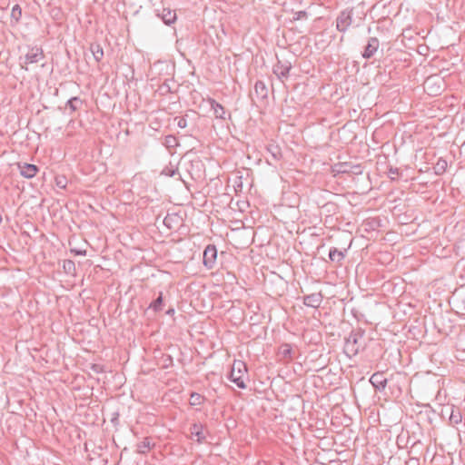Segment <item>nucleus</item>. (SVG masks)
<instances>
[{"mask_svg": "<svg viewBox=\"0 0 465 465\" xmlns=\"http://www.w3.org/2000/svg\"><path fill=\"white\" fill-rule=\"evenodd\" d=\"M380 164L383 165L382 173L386 174L391 181H397L401 176L400 170L391 164L389 155L386 154L387 151L391 150L393 152V156H395V147L389 143H385L380 147Z\"/></svg>", "mask_w": 465, "mask_h": 465, "instance_id": "obj_1", "label": "nucleus"}, {"mask_svg": "<svg viewBox=\"0 0 465 465\" xmlns=\"http://www.w3.org/2000/svg\"><path fill=\"white\" fill-rule=\"evenodd\" d=\"M247 376L246 364L242 361H234L229 374L231 381L235 383L240 389H245V378Z\"/></svg>", "mask_w": 465, "mask_h": 465, "instance_id": "obj_2", "label": "nucleus"}, {"mask_svg": "<svg viewBox=\"0 0 465 465\" xmlns=\"http://www.w3.org/2000/svg\"><path fill=\"white\" fill-rule=\"evenodd\" d=\"M381 413L380 412V417ZM382 418L384 424H381L380 419V427H384L386 431H390V428L397 426L400 420V408L397 404H393V409L389 412L386 410L383 411Z\"/></svg>", "mask_w": 465, "mask_h": 465, "instance_id": "obj_3", "label": "nucleus"}, {"mask_svg": "<svg viewBox=\"0 0 465 465\" xmlns=\"http://www.w3.org/2000/svg\"><path fill=\"white\" fill-rule=\"evenodd\" d=\"M379 390L380 394L384 396L385 401H389L391 398H397L401 392L400 388L392 384L387 378L380 381Z\"/></svg>", "mask_w": 465, "mask_h": 465, "instance_id": "obj_4", "label": "nucleus"}, {"mask_svg": "<svg viewBox=\"0 0 465 465\" xmlns=\"http://www.w3.org/2000/svg\"><path fill=\"white\" fill-rule=\"evenodd\" d=\"M360 338H361V335L355 332H351L345 339L343 351L348 357L351 358L358 353L360 349V345H358V341Z\"/></svg>", "mask_w": 465, "mask_h": 465, "instance_id": "obj_5", "label": "nucleus"}, {"mask_svg": "<svg viewBox=\"0 0 465 465\" xmlns=\"http://www.w3.org/2000/svg\"><path fill=\"white\" fill-rule=\"evenodd\" d=\"M353 10L342 11L336 19V28L340 32H345L351 25L354 24L352 18Z\"/></svg>", "mask_w": 465, "mask_h": 465, "instance_id": "obj_6", "label": "nucleus"}, {"mask_svg": "<svg viewBox=\"0 0 465 465\" xmlns=\"http://www.w3.org/2000/svg\"><path fill=\"white\" fill-rule=\"evenodd\" d=\"M332 173L336 174L340 173H360V166L352 165L351 163L347 162H340L332 165L331 167Z\"/></svg>", "mask_w": 465, "mask_h": 465, "instance_id": "obj_7", "label": "nucleus"}, {"mask_svg": "<svg viewBox=\"0 0 465 465\" xmlns=\"http://www.w3.org/2000/svg\"><path fill=\"white\" fill-rule=\"evenodd\" d=\"M216 258H217L216 247L214 245L209 244L203 252V265L208 269L213 268Z\"/></svg>", "mask_w": 465, "mask_h": 465, "instance_id": "obj_8", "label": "nucleus"}, {"mask_svg": "<svg viewBox=\"0 0 465 465\" xmlns=\"http://www.w3.org/2000/svg\"><path fill=\"white\" fill-rule=\"evenodd\" d=\"M291 69V62L278 59V62L273 65V74H275L279 79L287 78Z\"/></svg>", "mask_w": 465, "mask_h": 465, "instance_id": "obj_9", "label": "nucleus"}, {"mask_svg": "<svg viewBox=\"0 0 465 465\" xmlns=\"http://www.w3.org/2000/svg\"><path fill=\"white\" fill-rule=\"evenodd\" d=\"M252 99L263 101L268 97V88L264 82L258 80L254 84L253 93L251 94Z\"/></svg>", "mask_w": 465, "mask_h": 465, "instance_id": "obj_10", "label": "nucleus"}, {"mask_svg": "<svg viewBox=\"0 0 465 465\" xmlns=\"http://www.w3.org/2000/svg\"><path fill=\"white\" fill-rule=\"evenodd\" d=\"M45 54L40 47H32L25 55V64H35L44 60Z\"/></svg>", "mask_w": 465, "mask_h": 465, "instance_id": "obj_11", "label": "nucleus"}, {"mask_svg": "<svg viewBox=\"0 0 465 465\" xmlns=\"http://www.w3.org/2000/svg\"><path fill=\"white\" fill-rule=\"evenodd\" d=\"M17 166L20 171V174L27 179L35 177L39 171L36 165L27 163H18Z\"/></svg>", "mask_w": 465, "mask_h": 465, "instance_id": "obj_12", "label": "nucleus"}, {"mask_svg": "<svg viewBox=\"0 0 465 465\" xmlns=\"http://www.w3.org/2000/svg\"><path fill=\"white\" fill-rule=\"evenodd\" d=\"M346 253L347 249L341 251L338 250L336 247H331L329 252V259L331 262L336 263L337 266H341Z\"/></svg>", "mask_w": 465, "mask_h": 465, "instance_id": "obj_13", "label": "nucleus"}, {"mask_svg": "<svg viewBox=\"0 0 465 465\" xmlns=\"http://www.w3.org/2000/svg\"><path fill=\"white\" fill-rule=\"evenodd\" d=\"M322 302V295L321 292H314L303 297V303L308 307L318 308Z\"/></svg>", "mask_w": 465, "mask_h": 465, "instance_id": "obj_14", "label": "nucleus"}, {"mask_svg": "<svg viewBox=\"0 0 465 465\" xmlns=\"http://www.w3.org/2000/svg\"><path fill=\"white\" fill-rule=\"evenodd\" d=\"M157 15L160 16L163 22L167 25L173 24L177 19L175 11L170 8H163L162 13H157Z\"/></svg>", "mask_w": 465, "mask_h": 465, "instance_id": "obj_15", "label": "nucleus"}, {"mask_svg": "<svg viewBox=\"0 0 465 465\" xmlns=\"http://www.w3.org/2000/svg\"><path fill=\"white\" fill-rule=\"evenodd\" d=\"M387 86L380 88V97L381 96L385 102L394 101L399 95V89L394 87L392 90Z\"/></svg>", "mask_w": 465, "mask_h": 465, "instance_id": "obj_16", "label": "nucleus"}, {"mask_svg": "<svg viewBox=\"0 0 465 465\" xmlns=\"http://www.w3.org/2000/svg\"><path fill=\"white\" fill-rule=\"evenodd\" d=\"M155 446V443L153 442V439L150 437H145L143 439V440L139 443H137V452L140 454H146L148 453L153 447Z\"/></svg>", "mask_w": 465, "mask_h": 465, "instance_id": "obj_17", "label": "nucleus"}, {"mask_svg": "<svg viewBox=\"0 0 465 465\" xmlns=\"http://www.w3.org/2000/svg\"><path fill=\"white\" fill-rule=\"evenodd\" d=\"M394 256L388 250H380V264L390 266V270H392L395 267Z\"/></svg>", "mask_w": 465, "mask_h": 465, "instance_id": "obj_18", "label": "nucleus"}, {"mask_svg": "<svg viewBox=\"0 0 465 465\" xmlns=\"http://www.w3.org/2000/svg\"><path fill=\"white\" fill-rule=\"evenodd\" d=\"M209 103H210L211 108L213 109V114L216 118L223 119V120L226 119V114H227L226 110L221 104H219L218 102H216L214 99H212V98L209 99Z\"/></svg>", "mask_w": 465, "mask_h": 465, "instance_id": "obj_19", "label": "nucleus"}, {"mask_svg": "<svg viewBox=\"0 0 465 465\" xmlns=\"http://www.w3.org/2000/svg\"><path fill=\"white\" fill-rule=\"evenodd\" d=\"M191 434L196 438L198 443H203L205 440V434L202 424L194 423L191 427Z\"/></svg>", "mask_w": 465, "mask_h": 465, "instance_id": "obj_20", "label": "nucleus"}, {"mask_svg": "<svg viewBox=\"0 0 465 465\" xmlns=\"http://www.w3.org/2000/svg\"><path fill=\"white\" fill-rule=\"evenodd\" d=\"M390 12L385 15V12H382V16L380 18V31L381 30H386L387 33H390L391 29H393L392 26V20L389 17Z\"/></svg>", "mask_w": 465, "mask_h": 465, "instance_id": "obj_21", "label": "nucleus"}, {"mask_svg": "<svg viewBox=\"0 0 465 465\" xmlns=\"http://www.w3.org/2000/svg\"><path fill=\"white\" fill-rule=\"evenodd\" d=\"M267 151L274 161H280L282 157L281 148L275 143H269L267 145Z\"/></svg>", "mask_w": 465, "mask_h": 465, "instance_id": "obj_22", "label": "nucleus"}, {"mask_svg": "<svg viewBox=\"0 0 465 465\" xmlns=\"http://www.w3.org/2000/svg\"><path fill=\"white\" fill-rule=\"evenodd\" d=\"M448 167V163L443 158H439L435 165L433 166L434 173L436 175H442Z\"/></svg>", "mask_w": 465, "mask_h": 465, "instance_id": "obj_23", "label": "nucleus"}, {"mask_svg": "<svg viewBox=\"0 0 465 465\" xmlns=\"http://www.w3.org/2000/svg\"><path fill=\"white\" fill-rule=\"evenodd\" d=\"M376 42V38L372 37L371 39V41L368 43V45H366L365 47V50L363 52V57L364 58H370L371 57L374 53L377 51L378 49V45H374L373 43Z\"/></svg>", "mask_w": 465, "mask_h": 465, "instance_id": "obj_24", "label": "nucleus"}, {"mask_svg": "<svg viewBox=\"0 0 465 465\" xmlns=\"http://www.w3.org/2000/svg\"><path fill=\"white\" fill-rule=\"evenodd\" d=\"M90 50L94 55V58L96 62H100L104 57V50L99 44H92L90 46Z\"/></svg>", "mask_w": 465, "mask_h": 465, "instance_id": "obj_25", "label": "nucleus"}, {"mask_svg": "<svg viewBox=\"0 0 465 465\" xmlns=\"http://www.w3.org/2000/svg\"><path fill=\"white\" fill-rule=\"evenodd\" d=\"M83 104V101L77 97H72L66 102V107H68L71 113L75 112Z\"/></svg>", "mask_w": 465, "mask_h": 465, "instance_id": "obj_26", "label": "nucleus"}, {"mask_svg": "<svg viewBox=\"0 0 465 465\" xmlns=\"http://www.w3.org/2000/svg\"><path fill=\"white\" fill-rule=\"evenodd\" d=\"M449 420H450V424L452 425V426H456L458 425L459 423L461 422L462 420V416H461V413L460 411V410H451V412H450V418H449Z\"/></svg>", "mask_w": 465, "mask_h": 465, "instance_id": "obj_27", "label": "nucleus"}, {"mask_svg": "<svg viewBox=\"0 0 465 465\" xmlns=\"http://www.w3.org/2000/svg\"><path fill=\"white\" fill-rule=\"evenodd\" d=\"M162 305H163V293L160 292L159 296L150 303L148 309H152L153 312H160L162 311Z\"/></svg>", "mask_w": 465, "mask_h": 465, "instance_id": "obj_28", "label": "nucleus"}, {"mask_svg": "<svg viewBox=\"0 0 465 465\" xmlns=\"http://www.w3.org/2000/svg\"><path fill=\"white\" fill-rule=\"evenodd\" d=\"M63 269L64 272L73 274L75 272V264L72 260H64L63 262Z\"/></svg>", "mask_w": 465, "mask_h": 465, "instance_id": "obj_29", "label": "nucleus"}, {"mask_svg": "<svg viewBox=\"0 0 465 465\" xmlns=\"http://www.w3.org/2000/svg\"><path fill=\"white\" fill-rule=\"evenodd\" d=\"M203 401V396L200 393L193 392L190 396V404L192 406H200Z\"/></svg>", "mask_w": 465, "mask_h": 465, "instance_id": "obj_30", "label": "nucleus"}, {"mask_svg": "<svg viewBox=\"0 0 465 465\" xmlns=\"http://www.w3.org/2000/svg\"><path fill=\"white\" fill-rule=\"evenodd\" d=\"M394 288V283L391 282L390 280L385 281L381 286H380V295L385 294L386 292H391Z\"/></svg>", "mask_w": 465, "mask_h": 465, "instance_id": "obj_31", "label": "nucleus"}, {"mask_svg": "<svg viewBox=\"0 0 465 465\" xmlns=\"http://www.w3.org/2000/svg\"><path fill=\"white\" fill-rule=\"evenodd\" d=\"M292 347L290 344H282L280 348V354L283 357V358H288V359H291L292 358Z\"/></svg>", "mask_w": 465, "mask_h": 465, "instance_id": "obj_32", "label": "nucleus"}, {"mask_svg": "<svg viewBox=\"0 0 465 465\" xmlns=\"http://www.w3.org/2000/svg\"><path fill=\"white\" fill-rule=\"evenodd\" d=\"M22 16V9L19 5H15L11 11V17L18 22Z\"/></svg>", "mask_w": 465, "mask_h": 465, "instance_id": "obj_33", "label": "nucleus"}, {"mask_svg": "<svg viewBox=\"0 0 465 465\" xmlns=\"http://www.w3.org/2000/svg\"><path fill=\"white\" fill-rule=\"evenodd\" d=\"M178 144L177 139L173 135H167L164 138V145L168 148L175 147Z\"/></svg>", "mask_w": 465, "mask_h": 465, "instance_id": "obj_34", "label": "nucleus"}, {"mask_svg": "<svg viewBox=\"0 0 465 465\" xmlns=\"http://www.w3.org/2000/svg\"><path fill=\"white\" fill-rule=\"evenodd\" d=\"M186 116H187V114H185L184 116H177L173 119V121L176 122V124L178 127H180L182 129L187 127Z\"/></svg>", "mask_w": 465, "mask_h": 465, "instance_id": "obj_35", "label": "nucleus"}, {"mask_svg": "<svg viewBox=\"0 0 465 465\" xmlns=\"http://www.w3.org/2000/svg\"><path fill=\"white\" fill-rule=\"evenodd\" d=\"M55 183L60 188H65L66 187V179L65 177H56L55 178Z\"/></svg>", "mask_w": 465, "mask_h": 465, "instance_id": "obj_36", "label": "nucleus"}, {"mask_svg": "<svg viewBox=\"0 0 465 465\" xmlns=\"http://www.w3.org/2000/svg\"><path fill=\"white\" fill-rule=\"evenodd\" d=\"M70 252L72 253H74V255H81V256L86 255V250H84V249L72 248V249H70Z\"/></svg>", "mask_w": 465, "mask_h": 465, "instance_id": "obj_37", "label": "nucleus"}, {"mask_svg": "<svg viewBox=\"0 0 465 465\" xmlns=\"http://www.w3.org/2000/svg\"><path fill=\"white\" fill-rule=\"evenodd\" d=\"M378 381H379V379H378V372H375L371 375V377L370 378V382L373 385V387L376 389L378 388Z\"/></svg>", "mask_w": 465, "mask_h": 465, "instance_id": "obj_38", "label": "nucleus"}, {"mask_svg": "<svg viewBox=\"0 0 465 465\" xmlns=\"http://www.w3.org/2000/svg\"><path fill=\"white\" fill-rule=\"evenodd\" d=\"M306 17H307V13L305 11H299L294 14L293 19L300 20V19L306 18Z\"/></svg>", "mask_w": 465, "mask_h": 465, "instance_id": "obj_39", "label": "nucleus"}, {"mask_svg": "<svg viewBox=\"0 0 465 465\" xmlns=\"http://www.w3.org/2000/svg\"><path fill=\"white\" fill-rule=\"evenodd\" d=\"M164 174L168 175V176H173L174 173H175V171L173 170V169H164L163 172Z\"/></svg>", "mask_w": 465, "mask_h": 465, "instance_id": "obj_40", "label": "nucleus"}, {"mask_svg": "<svg viewBox=\"0 0 465 465\" xmlns=\"http://www.w3.org/2000/svg\"><path fill=\"white\" fill-rule=\"evenodd\" d=\"M171 220H172V217H170L169 215L166 216L163 220V223L168 227V228H171Z\"/></svg>", "mask_w": 465, "mask_h": 465, "instance_id": "obj_41", "label": "nucleus"}, {"mask_svg": "<svg viewBox=\"0 0 465 465\" xmlns=\"http://www.w3.org/2000/svg\"><path fill=\"white\" fill-rule=\"evenodd\" d=\"M174 312L173 309H170L167 311V314H173Z\"/></svg>", "mask_w": 465, "mask_h": 465, "instance_id": "obj_42", "label": "nucleus"}, {"mask_svg": "<svg viewBox=\"0 0 465 465\" xmlns=\"http://www.w3.org/2000/svg\"><path fill=\"white\" fill-rule=\"evenodd\" d=\"M431 79L430 78H428L426 81H425V84H429L430 83Z\"/></svg>", "mask_w": 465, "mask_h": 465, "instance_id": "obj_43", "label": "nucleus"}, {"mask_svg": "<svg viewBox=\"0 0 465 465\" xmlns=\"http://www.w3.org/2000/svg\"><path fill=\"white\" fill-rule=\"evenodd\" d=\"M381 74L380 73V78H379V81H381Z\"/></svg>", "mask_w": 465, "mask_h": 465, "instance_id": "obj_44", "label": "nucleus"}]
</instances>
